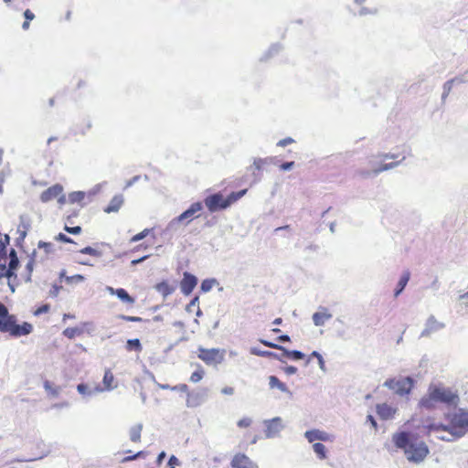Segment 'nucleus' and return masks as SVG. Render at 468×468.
Returning a JSON list of instances; mask_svg holds the SVG:
<instances>
[{
  "mask_svg": "<svg viewBox=\"0 0 468 468\" xmlns=\"http://www.w3.org/2000/svg\"><path fill=\"white\" fill-rule=\"evenodd\" d=\"M113 380H114V377L112 375V373L111 372V370H106L105 373H104V376H103V385H104V390H112L115 387L112 385L113 383Z\"/></svg>",
  "mask_w": 468,
  "mask_h": 468,
  "instance_id": "29",
  "label": "nucleus"
},
{
  "mask_svg": "<svg viewBox=\"0 0 468 468\" xmlns=\"http://www.w3.org/2000/svg\"><path fill=\"white\" fill-rule=\"evenodd\" d=\"M80 253L89 254L95 257H100L101 255V251L89 246L80 250Z\"/></svg>",
  "mask_w": 468,
  "mask_h": 468,
  "instance_id": "47",
  "label": "nucleus"
},
{
  "mask_svg": "<svg viewBox=\"0 0 468 468\" xmlns=\"http://www.w3.org/2000/svg\"><path fill=\"white\" fill-rule=\"evenodd\" d=\"M33 331V326L27 322H24L22 324H14L11 335L15 337L27 335Z\"/></svg>",
  "mask_w": 468,
  "mask_h": 468,
  "instance_id": "16",
  "label": "nucleus"
},
{
  "mask_svg": "<svg viewBox=\"0 0 468 468\" xmlns=\"http://www.w3.org/2000/svg\"><path fill=\"white\" fill-rule=\"evenodd\" d=\"M414 380L411 377H399L387 379L383 386L393 390L399 396L409 395L413 388Z\"/></svg>",
  "mask_w": 468,
  "mask_h": 468,
  "instance_id": "4",
  "label": "nucleus"
},
{
  "mask_svg": "<svg viewBox=\"0 0 468 468\" xmlns=\"http://www.w3.org/2000/svg\"><path fill=\"white\" fill-rule=\"evenodd\" d=\"M218 282L216 279H206L201 282L200 289L204 292H208Z\"/></svg>",
  "mask_w": 468,
  "mask_h": 468,
  "instance_id": "38",
  "label": "nucleus"
},
{
  "mask_svg": "<svg viewBox=\"0 0 468 468\" xmlns=\"http://www.w3.org/2000/svg\"><path fill=\"white\" fill-rule=\"evenodd\" d=\"M392 441L397 448L403 450L410 463H420L430 452L429 447L423 441L414 438L410 433L406 431L394 433Z\"/></svg>",
  "mask_w": 468,
  "mask_h": 468,
  "instance_id": "1",
  "label": "nucleus"
},
{
  "mask_svg": "<svg viewBox=\"0 0 468 468\" xmlns=\"http://www.w3.org/2000/svg\"><path fill=\"white\" fill-rule=\"evenodd\" d=\"M459 303L463 308L468 309V292L460 295Z\"/></svg>",
  "mask_w": 468,
  "mask_h": 468,
  "instance_id": "52",
  "label": "nucleus"
},
{
  "mask_svg": "<svg viewBox=\"0 0 468 468\" xmlns=\"http://www.w3.org/2000/svg\"><path fill=\"white\" fill-rule=\"evenodd\" d=\"M204 203L209 212L213 213L220 209H226L227 207H223L225 204V197L221 193H215L207 196L204 199Z\"/></svg>",
  "mask_w": 468,
  "mask_h": 468,
  "instance_id": "9",
  "label": "nucleus"
},
{
  "mask_svg": "<svg viewBox=\"0 0 468 468\" xmlns=\"http://www.w3.org/2000/svg\"><path fill=\"white\" fill-rule=\"evenodd\" d=\"M150 232V229H144L143 231H141L140 233L134 235L132 239H131V242H137L143 239H144Z\"/></svg>",
  "mask_w": 468,
  "mask_h": 468,
  "instance_id": "48",
  "label": "nucleus"
},
{
  "mask_svg": "<svg viewBox=\"0 0 468 468\" xmlns=\"http://www.w3.org/2000/svg\"><path fill=\"white\" fill-rule=\"evenodd\" d=\"M247 193V189L240 190L239 192H232L230 193L226 198H225V204L223 205V207H229L233 203L238 201L239 198H241L245 194Z\"/></svg>",
  "mask_w": 468,
  "mask_h": 468,
  "instance_id": "24",
  "label": "nucleus"
},
{
  "mask_svg": "<svg viewBox=\"0 0 468 468\" xmlns=\"http://www.w3.org/2000/svg\"><path fill=\"white\" fill-rule=\"evenodd\" d=\"M126 347L128 350H133V349H135L137 351L142 350L141 343H140L139 339H137V338L129 339L126 343Z\"/></svg>",
  "mask_w": 468,
  "mask_h": 468,
  "instance_id": "42",
  "label": "nucleus"
},
{
  "mask_svg": "<svg viewBox=\"0 0 468 468\" xmlns=\"http://www.w3.org/2000/svg\"><path fill=\"white\" fill-rule=\"evenodd\" d=\"M64 229L69 233V234H80L81 232V228L80 226H76V227H68V226H65Z\"/></svg>",
  "mask_w": 468,
  "mask_h": 468,
  "instance_id": "55",
  "label": "nucleus"
},
{
  "mask_svg": "<svg viewBox=\"0 0 468 468\" xmlns=\"http://www.w3.org/2000/svg\"><path fill=\"white\" fill-rule=\"evenodd\" d=\"M77 391L80 395H82V397L84 399H87V398L92 397L93 395H95L97 393L103 392L104 388H102L99 385H97V386H95L93 388H90V387H89V385H87L85 383H80V384L77 385Z\"/></svg>",
  "mask_w": 468,
  "mask_h": 468,
  "instance_id": "14",
  "label": "nucleus"
},
{
  "mask_svg": "<svg viewBox=\"0 0 468 468\" xmlns=\"http://www.w3.org/2000/svg\"><path fill=\"white\" fill-rule=\"evenodd\" d=\"M458 396L453 393L450 388L431 386L428 393L420 401V406L427 410L433 409L436 403L456 404Z\"/></svg>",
  "mask_w": 468,
  "mask_h": 468,
  "instance_id": "3",
  "label": "nucleus"
},
{
  "mask_svg": "<svg viewBox=\"0 0 468 468\" xmlns=\"http://www.w3.org/2000/svg\"><path fill=\"white\" fill-rule=\"evenodd\" d=\"M203 209V205L201 202H195L191 204V206L183 213H181L177 218L182 222L183 225H188L194 218H197L196 214L200 212Z\"/></svg>",
  "mask_w": 468,
  "mask_h": 468,
  "instance_id": "10",
  "label": "nucleus"
},
{
  "mask_svg": "<svg viewBox=\"0 0 468 468\" xmlns=\"http://www.w3.org/2000/svg\"><path fill=\"white\" fill-rule=\"evenodd\" d=\"M116 296L123 303H134V300L133 297H131L128 292L122 289V288H120V289H116Z\"/></svg>",
  "mask_w": 468,
  "mask_h": 468,
  "instance_id": "34",
  "label": "nucleus"
},
{
  "mask_svg": "<svg viewBox=\"0 0 468 468\" xmlns=\"http://www.w3.org/2000/svg\"><path fill=\"white\" fill-rule=\"evenodd\" d=\"M124 198L122 195H115L110 201L109 205L104 208L105 213H115L120 210L123 205Z\"/></svg>",
  "mask_w": 468,
  "mask_h": 468,
  "instance_id": "17",
  "label": "nucleus"
},
{
  "mask_svg": "<svg viewBox=\"0 0 468 468\" xmlns=\"http://www.w3.org/2000/svg\"><path fill=\"white\" fill-rule=\"evenodd\" d=\"M204 375H205L204 369L202 368V367L199 364H197V370L195 372H193L192 375L190 376V381L193 383H197L203 378Z\"/></svg>",
  "mask_w": 468,
  "mask_h": 468,
  "instance_id": "36",
  "label": "nucleus"
},
{
  "mask_svg": "<svg viewBox=\"0 0 468 468\" xmlns=\"http://www.w3.org/2000/svg\"><path fill=\"white\" fill-rule=\"evenodd\" d=\"M6 279H7V285H8V287L10 288V291H11L12 292H15V291H16V286L18 284V283L16 282L17 278H16V279H15L14 277H10V278H6Z\"/></svg>",
  "mask_w": 468,
  "mask_h": 468,
  "instance_id": "58",
  "label": "nucleus"
},
{
  "mask_svg": "<svg viewBox=\"0 0 468 468\" xmlns=\"http://www.w3.org/2000/svg\"><path fill=\"white\" fill-rule=\"evenodd\" d=\"M156 290L165 297L173 292V289L165 282L158 283L156 285Z\"/></svg>",
  "mask_w": 468,
  "mask_h": 468,
  "instance_id": "39",
  "label": "nucleus"
},
{
  "mask_svg": "<svg viewBox=\"0 0 468 468\" xmlns=\"http://www.w3.org/2000/svg\"><path fill=\"white\" fill-rule=\"evenodd\" d=\"M410 279V272L409 271H403L402 275L400 276L397 288L394 292V296L398 297L405 289L406 285L408 284L409 281Z\"/></svg>",
  "mask_w": 468,
  "mask_h": 468,
  "instance_id": "20",
  "label": "nucleus"
},
{
  "mask_svg": "<svg viewBox=\"0 0 468 468\" xmlns=\"http://www.w3.org/2000/svg\"><path fill=\"white\" fill-rule=\"evenodd\" d=\"M84 279H85L84 276H82L80 274L65 277V281L69 284L81 282L84 281Z\"/></svg>",
  "mask_w": 468,
  "mask_h": 468,
  "instance_id": "46",
  "label": "nucleus"
},
{
  "mask_svg": "<svg viewBox=\"0 0 468 468\" xmlns=\"http://www.w3.org/2000/svg\"><path fill=\"white\" fill-rule=\"evenodd\" d=\"M10 277H14V276L12 275V272H10L7 270L5 263H0V280L3 278H10Z\"/></svg>",
  "mask_w": 468,
  "mask_h": 468,
  "instance_id": "49",
  "label": "nucleus"
},
{
  "mask_svg": "<svg viewBox=\"0 0 468 468\" xmlns=\"http://www.w3.org/2000/svg\"><path fill=\"white\" fill-rule=\"evenodd\" d=\"M271 160H267L266 157L264 158H261V157H255L253 158V162H252V165L248 167V170H257V171H261L264 168V166L266 165H270V164H268V162H270Z\"/></svg>",
  "mask_w": 468,
  "mask_h": 468,
  "instance_id": "27",
  "label": "nucleus"
},
{
  "mask_svg": "<svg viewBox=\"0 0 468 468\" xmlns=\"http://www.w3.org/2000/svg\"><path fill=\"white\" fill-rule=\"evenodd\" d=\"M37 249L44 250V255L38 253L39 261H43L48 258L49 254L54 252V244L51 242L39 241L37 244Z\"/></svg>",
  "mask_w": 468,
  "mask_h": 468,
  "instance_id": "22",
  "label": "nucleus"
},
{
  "mask_svg": "<svg viewBox=\"0 0 468 468\" xmlns=\"http://www.w3.org/2000/svg\"><path fill=\"white\" fill-rule=\"evenodd\" d=\"M181 225H183L182 222L179 220L177 217H176L167 224L165 229V234L173 235L176 233L179 230Z\"/></svg>",
  "mask_w": 468,
  "mask_h": 468,
  "instance_id": "25",
  "label": "nucleus"
},
{
  "mask_svg": "<svg viewBox=\"0 0 468 468\" xmlns=\"http://www.w3.org/2000/svg\"><path fill=\"white\" fill-rule=\"evenodd\" d=\"M82 332L83 330L80 327H69L63 331V335L69 339H73L76 336L80 335Z\"/></svg>",
  "mask_w": 468,
  "mask_h": 468,
  "instance_id": "35",
  "label": "nucleus"
},
{
  "mask_svg": "<svg viewBox=\"0 0 468 468\" xmlns=\"http://www.w3.org/2000/svg\"><path fill=\"white\" fill-rule=\"evenodd\" d=\"M198 303H199V297L198 296H195L191 301L190 303L186 306V311L187 313H191L193 312V309L194 307L197 306L198 307Z\"/></svg>",
  "mask_w": 468,
  "mask_h": 468,
  "instance_id": "50",
  "label": "nucleus"
},
{
  "mask_svg": "<svg viewBox=\"0 0 468 468\" xmlns=\"http://www.w3.org/2000/svg\"><path fill=\"white\" fill-rule=\"evenodd\" d=\"M197 284V278L195 275L187 271L184 272L183 279L180 282V289L182 293H184L185 295H189L193 292Z\"/></svg>",
  "mask_w": 468,
  "mask_h": 468,
  "instance_id": "11",
  "label": "nucleus"
},
{
  "mask_svg": "<svg viewBox=\"0 0 468 468\" xmlns=\"http://www.w3.org/2000/svg\"><path fill=\"white\" fill-rule=\"evenodd\" d=\"M250 353L252 355H256V356H262V357L279 358L278 355L275 354V353H272L271 351H266V350H259V349H257L255 347L250 349Z\"/></svg>",
  "mask_w": 468,
  "mask_h": 468,
  "instance_id": "37",
  "label": "nucleus"
},
{
  "mask_svg": "<svg viewBox=\"0 0 468 468\" xmlns=\"http://www.w3.org/2000/svg\"><path fill=\"white\" fill-rule=\"evenodd\" d=\"M36 260H39V259H38V252L35 250L32 252L31 257H30L28 262L26 265L27 274L24 277L26 282H29L31 281V274H32L33 270H34V261Z\"/></svg>",
  "mask_w": 468,
  "mask_h": 468,
  "instance_id": "21",
  "label": "nucleus"
},
{
  "mask_svg": "<svg viewBox=\"0 0 468 468\" xmlns=\"http://www.w3.org/2000/svg\"><path fill=\"white\" fill-rule=\"evenodd\" d=\"M171 390L180 391V392H187L188 387L186 384H180V385L172 387Z\"/></svg>",
  "mask_w": 468,
  "mask_h": 468,
  "instance_id": "62",
  "label": "nucleus"
},
{
  "mask_svg": "<svg viewBox=\"0 0 468 468\" xmlns=\"http://www.w3.org/2000/svg\"><path fill=\"white\" fill-rule=\"evenodd\" d=\"M48 310H49V305L48 304H43L42 306H40L39 308H37L34 312V314L37 316V315H40L42 314L48 313Z\"/></svg>",
  "mask_w": 468,
  "mask_h": 468,
  "instance_id": "59",
  "label": "nucleus"
},
{
  "mask_svg": "<svg viewBox=\"0 0 468 468\" xmlns=\"http://www.w3.org/2000/svg\"><path fill=\"white\" fill-rule=\"evenodd\" d=\"M144 455V452L143 451H140L138 452L137 453L133 454V455H130V456H127L125 458H123L122 460V463H127V462H131V461H133L139 457H142Z\"/></svg>",
  "mask_w": 468,
  "mask_h": 468,
  "instance_id": "56",
  "label": "nucleus"
},
{
  "mask_svg": "<svg viewBox=\"0 0 468 468\" xmlns=\"http://www.w3.org/2000/svg\"><path fill=\"white\" fill-rule=\"evenodd\" d=\"M143 431V424L137 423L129 429V438L133 442L141 441V433Z\"/></svg>",
  "mask_w": 468,
  "mask_h": 468,
  "instance_id": "23",
  "label": "nucleus"
},
{
  "mask_svg": "<svg viewBox=\"0 0 468 468\" xmlns=\"http://www.w3.org/2000/svg\"><path fill=\"white\" fill-rule=\"evenodd\" d=\"M16 322V318L15 315L10 314L6 317L0 319V332L3 333H12V329L14 326V324Z\"/></svg>",
  "mask_w": 468,
  "mask_h": 468,
  "instance_id": "18",
  "label": "nucleus"
},
{
  "mask_svg": "<svg viewBox=\"0 0 468 468\" xmlns=\"http://www.w3.org/2000/svg\"><path fill=\"white\" fill-rule=\"evenodd\" d=\"M251 423H252V420L250 418L246 417L238 421V426L239 428H247V427L250 426Z\"/></svg>",
  "mask_w": 468,
  "mask_h": 468,
  "instance_id": "53",
  "label": "nucleus"
},
{
  "mask_svg": "<svg viewBox=\"0 0 468 468\" xmlns=\"http://www.w3.org/2000/svg\"><path fill=\"white\" fill-rule=\"evenodd\" d=\"M225 349L220 348H204L198 347L197 357L207 366L217 367L221 364L225 358Z\"/></svg>",
  "mask_w": 468,
  "mask_h": 468,
  "instance_id": "5",
  "label": "nucleus"
},
{
  "mask_svg": "<svg viewBox=\"0 0 468 468\" xmlns=\"http://www.w3.org/2000/svg\"><path fill=\"white\" fill-rule=\"evenodd\" d=\"M295 166V163L293 161L285 162L280 165V169L282 171H290Z\"/></svg>",
  "mask_w": 468,
  "mask_h": 468,
  "instance_id": "54",
  "label": "nucleus"
},
{
  "mask_svg": "<svg viewBox=\"0 0 468 468\" xmlns=\"http://www.w3.org/2000/svg\"><path fill=\"white\" fill-rule=\"evenodd\" d=\"M468 426V411L462 409L458 410L451 417L449 425L433 423L429 425L430 432L439 433L440 431H448L449 436H439L441 441H452L463 437L465 433L464 429Z\"/></svg>",
  "mask_w": 468,
  "mask_h": 468,
  "instance_id": "2",
  "label": "nucleus"
},
{
  "mask_svg": "<svg viewBox=\"0 0 468 468\" xmlns=\"http://www.w3.org/2000/svg\"><path fill=\"white\" fill-rule=\"evenodd\" d=\"M269 385H270L271 388H276L280 389L282 392L290 393V390L288 389L286 385L284 383L281 382L280 379L275 376H271L269 378Z\"/></svg>",
  "mask_w": 468,
  "mask_h": 468,
  "instance_id": "26",
  "label": "nucleus"
},
{
  "mask_svg": "<svg viewBox=\"0 0 468 468\" xmlns=\"http://www.w3.org/2000/svg\"><path fill=\"white\" fill-rule=\"evenodd\" d=\"M313 450L316 454L317 458L320 460H324L327 458V450L325 446L321 442H314L313 444Z\"/></svg>",
  "mask_w": 468,
  "mask_h": 468,
  "instance_id": "28",
  "label": "nucleus"
},
{
  "mask_svg": "<svg viewBox=\"0 0 468 468\" xmlns=\"http://www.w3.org/2000/svg\"><path fill=\"white\" fill-rule=\"evenodd\" d=\"M304 438L310 443L320 442V441H333L334 436L325 431L314 429L304 432Z\"/></svg>",
  "mask_w": 468,
  "mask_h": 468,
  "instance_id": "8",
  "label": "nucleus"
},
{
  "mask_svg": "<svg viewBox=\"0 0 468 468\" xmlns=\"http://www.w3.org/2000/svg\"><path fill=\"white\" fill-rule=\"evenodd\" d=\"M404 159H405V156H402L400 161L392 162V163H388V164H382L380 167L373 169V174L378 175L381 172L393 169V168L397 167Z\"/></svg>",
  "mask_w": 468,
  "mask_h": 468,
  "instance_id": "30",
  "label": "nucleus"
},
{
  "mask_svg": "<svg viewBox=\"0 0 468 468\" xmlns=\"http://www.w3.org/2000/svg\"><path fill=\"white\" fill-rule=\"evenodd\" d=\"M86 197V192L83 191H74L69 193V201L71 204L74 203H81V201Z\"/></svg>",
  "mask_w": 468,
  "mask_h": 468,
  "instance_id": "33",
  "label": "nucleus"
},
{
  "mask_svg": "<svg viewBox=\"0 0 468 468\" xmlns=\"http://www.w3.org/2000/svg\"><path fill=\"white\" fill-rule=\"evenodd\" d=\"M18 266H19V260H18V258L10 259L9 260L7 270L10 272H12V275L14 276L15 279L17 278V276H16L15 271L18 268Z\"/></svg>",
  "mask_w": 468,
  "mask_h": 468,
  "instance_id": "41",
  "label": "nucleus"
},
{
  "mask_svg": "<svg viewBox=\"0 0 468 468\" xmlns=\"http://www.w3.org/2000/svg\"><path fill=\"white\" fill-rule=\"evenodd\" d=\"M311 356L313 357H316V361H318V365H319V367L322 371H325V362L322 356V355L320 353H318L317 351H314L312 354H311Z\"/></svg>",
  "mask_w": 468,
  "mask_h": 468,
  "instance_id": "45",
  "label": "nucleus"
},
{
  "mask_svg": "<svg viewBox=\"0 0 468 468\" xmlns=\"http://www.w3.org/2000/svg\"><path fill=\"white\" fill-rule=\"evenodd\" d=\"M19 219L17 229H23L27 232L31 228L30 217L28 215H21Z\"/></svg>",
  "mask_w": 468,
  "mask_h": 468,
  "instance_id": "31",
  "label": "nucleus"
},
{
  "mask_svg": "<svg viewBox=\"0 0 468 468\" xmlns=\"http://www.w3.org/2000/svg\"><path fill=\"white\" fill-rule=\"evenodd\" d=\"M294 142V140L291 137H286V138H283L282 140H280L278 143H277V146H280V147H285L286 145L288 144H291Z\"/></svg>",
  "mask_w": 468,
  "mask_h": 468,
  "instance_id": "57",
  "label": "nucleus"
},
{
  "mask_svg": "<svg viewBox=\"0 0 468 468\" xmlns=\"http://www.w3.org/2000/svg\"><path fill=\"white\" fill-rule=\"evenodd\" d=\"M260 341L265 346H268V347H271V348L279 349V350H282V351H285V348L283 346H280V345H277V344H274V343H271L270 341L263 340V339H261Z\"/></svg>",
  "mask_w": 468,
  "mask_h": 468,
  "instance_id": "51",
  "label": "nucleus"
},
{
  "mask_svg": "<svg viewBox=\"0 0 468 468\" xmlns=\"http://www.w3.org/2000/svg\"><path fill=\"white\" fill-rule=\"evenodd\" d=\"M56 239L59 240V241H62V242H65V243H71V242H73L72 239L69 237H68L67 235H65L63 233H59L56 237Z\"/></svg>",
  "mask_w": 468,
  "mask_h": 468,
  "instance_id": "61",
  "label": "nucleus"
},
{
  "mask_svg": "<svg viewBox=\"0 0 468 468\" xmlns=\"http://www.w3.org/2000/svg\"><path fill=\"white\" fill-rule=\"evenodd\" d=\"M454 85V80H449L443 84V90L446 91V93H450L452 87Z\"/></svg>",
  "mask_w": 468,
  "mask_h": 468,
  "instance_id": "60",
  "label": "nucleus"
},
{
  "mask_svg": "<svg viewBox=\"0 0 468 468\" xmlns=\"http://www.w3.org/2000/svg\"><path fill=\"white\" fill-rule=\"evenodd\" d=\"M445 324L437 320L434 315H430L424 324V328L420 333V337H429L431 335L442 330Z\"/></svg>",
  "mask_w": 468,
  "mask_h": 468,
  "instance_id": "7",
  "label": "nucleus"
},
{
  "mask_svg": "<svg viewBox=\"0 0 468 468\" xmlns=\"http://www.w3.org/2000/svg\"><path fill=\"white\" fill-rule=\"evenodd\" d=\"M265 427L264 435L267 439H274L280 437L281 432L285 428L282 419L281 417H275L269 420H263Z\"/></svg>",
  "mask_w": 468,
  "mask_h": 468,
  "instance_id": "6",
  "label": "nucleus"
},
{
  "mask_svg": "<svg viewBox=\"0 0 468 468\" xmlns=\"http://www.w3.org/2000/svg\"><path fill=\"white\" fill-rule=\"evenodd\" d=\"M232 468H258V465L253 463L247 455L245 454H237L231 461Z\"/></svg>",
  "mask_w": 468,
  "mask_h": 468,
  "instance_id": "13",
  "label": "nucleus"
},
{
  "mask_svg": "<svg viewBox=\"0 0 468 468\" xmlns=\"http://www.w3.org/2000/svg\"><path fill=\"white\" fill-rule=\"evenodd\" d=\"M61 289H62V286H58V285H56V284L53 285L52 288L49 291V295L52 296V297L58 296V294L59 293Z\"/></svg>",
  "mask_w": 468,
  "mask_h": 468,
  "instance_id": "63",
  "label": "nucleus"
},
{
  "mask_svg": "<svg viewBox=\"0 0 468 468\" xmlns=\"http://www.w3.org/2000/svg\"><path fill=\"white\" fill-rule=\"evenodd\" d=\"M283 352L287 356H290L294 360H300L304 357V354L298 350L289 351V350L285 349V351H283Z\"/></svg>",
  "mask_w": 468,
  "mask_h": 468,
  "instance_id": "43",
  "label": "nucleus"
},
{
  "mask_svg": "<svg viewBox=\"0 0 468 468\" xmlns=\"http://www.w3.org/2000/svg\"><path fill=\"white\" fill-rule=\"evenodd\" d=\"M368 165L370 166V170H361L359 171V175L361 176H363L364 178H367V177H371V176H376L377 175H374L373 174V169L374 168H378L381 166V165H378L376 161L374 160H370L368 162Z\"/></svg>",
  "mask_w": 468,
  "mask_h": 468,
  "instance_id": "32",
  "label": "nucleus"
},
{
  "mask_svg": "<svg viewBox=\"0 0 468 468\" xmlns=\"http://www.w3.org/2000/svg\"><path fill=\"white\" fill-rule=\"evenodd\" d=\"M62 192L63 186L59 184H55L41 193L40 200L43 203H48L57 198Z\"/></svg>",
  "mask_w": 468,
  "mask_h": 468,
  "instance_id": "12",
  "label": "nucleus"
},
{
  "mask_svg": "<svg viewBox=\"0 0 468 468\" xmlns=\"http://www.w3.org/2000/svg\"><path fill=\"white\" fill-rule=\"evenodd\" d=\"M331 318L332 314L324 307H320V311L314 313L312 316L313 322L316 326L324 325V324Z\"/></svg>",
  "mask_w": 468,
  "mask_h": 468,
  "instance_id": "15",
  "label": "nucleus"
},
{
  "mask_svg": "<svg viewBox=\"0 0 468 468\" xmlns=\"http://www.w3.org/2000/svg\"><path fill=\"white\" fill-rule=\"evenodd\" d=\"M44 388L54 397H58L61 390V388L58 387L53 388L48 381H45Z\"/></svg>",
  "mask_w": 468,
  "mask_h": 468,
  "instance_id": "44",
  "label": "nucleus"
},
{
  "mask_svg": "<svg viewBox=\"0 0 468 468\" xmlns=\"http://www.w3.org/2000/svg\"><path fill=\"white\" fill-rule=\"evenodd\" d=\"M377 412L382 419L388 420L393 417L395 410L391 406L383 403L377 406Z\"/></svg>",
  "mask_w": 468,
  "mask_h": 468,
  "instance_id": "19",
  "label": "nucleus"
},
{
  "mask_svg": "<svg viewBox=\"0 0 468 468\" xmlns=\"http://www.w3.org/2000/svg\"><path fill=\"white\" fill-rule=\"evenodd\" d=\"M8 315H10L8 313V309L4 303H0V319L6 317Z\"/></svg>",
  "mask_w": 468,
  "mask_h": 468,
  "instance_id": "64",
  "label": "nucleus"
},
{
  "mask_svg": "<svg viewBox=\"0 0 468 468\" xmlns=\"http://www.w3.org/2000/svg\"><path fill=\"white\" fill-rule=\"evenodd\" d=\"M104 185H105V183H100V184L95 185L91 189H90L86 193V197H88L90 198V200H91V198L94 196H96L97 194H99L101 191Z\"/></svg>",
  "mask_w": 468,
  "mask_h": 468,
  "instance_id": "40",
  "label": "nucleus"
}]
</instances>
